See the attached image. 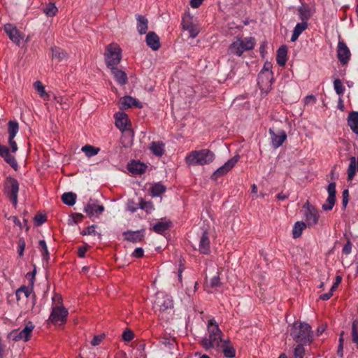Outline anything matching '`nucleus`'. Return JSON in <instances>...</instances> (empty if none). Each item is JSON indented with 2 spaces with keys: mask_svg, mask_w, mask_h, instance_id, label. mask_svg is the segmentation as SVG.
<instances>
[{
  "mask_svg": "<svg viewBox=\"0 0 358 358\" xmlns=\"http://www.w3.org/2000/svg\"><path fill=\"white\" fill-rule=\"evenodd\" d=\"M122 336L124 341L129 342L134 338V333L132 331L127 329L123 332Z\"/></svg>",
  "mask_w": 358,
  "mask_h": 358,
  "instance_id": "nucleus-50",
  "label": "nucleus"
},
{
  "mask_svg": "<svg viewBox=\"0 0 358 358\" xmlns=\"http://www.w3.org/2000/svg\"><path fill=\"white\" fill-rule=\"evenodd\" d=\"M327 191L329 193V197H333L336 198V183L335 182H331L328 185Z\"/></svg>",
  "mask_w": 358,
  "mask_h": 358,
  "instance_id": "nucleus-51",
  "label": "nucleus"
},
{
  "mask_svg": "<svg viewBox=\"0 0 358 358\" xmlns=\"http://www.w3.org/2000/svg\"><path fill=\"white\" fill-rule=\"evenodd\" d=\"M87 251V248L85 247H80L78 250V255L80 257H84L85 255V252Z\"/></svg>",
  "mask_w": 358,
  "mask_h": 358,
  "instance_id": "nucleus-61",
  "label": "nucleus"
},
{
  "mask_svg": "<svg viewBox=\"0 0 358 358\" xmlns=\"http://www.w3.org/2000/svg\"><path fill=\"white\" fill-rule=\"evenodd\" d=\"M336 198L327 197L326 202L322 205L324 210H330L333 208L335 204Z\"/></svg>",
  "mask_w": 358,
  "mask_h": 358,
  "instance_id": "nucleus-47",
  "label": "nucleus"
},
{
  "mask_svg": "<svg viewBox=\"0 0 358 358\" xmlns=\"http://www.w3.org/2000/svg\"><path fill=\"white\" fill-rule=\"evenodd\" d=\"M303 209L304 210V217L308 226L315 225L318 222L319 213L317 210L310 205L309 202L307 201L303 206Z\"/></svg>",
  "mask_w": 358,
  "mask_h": 358,
  "instance_id": "nucleus-9",
  "label": "nucleus"
},
{
  "mask_svg": "<svg viewBox=\"0 0 358 358\" xmlns=\"http://www.w3.org/2000/svg\"><path fill=\"white\" fill-rule=\"evenodd\" d=\"M146 43L152 50H158L161 47L159 37L153 31H150L146 36Z\"/></svg>",
  "mask_w": 358,
  "mask_h": 358,
  "instance_id": "nucleus-23",
  "label": "nucleus"
},
{
  "mask_svg": "<svg viewBox=\"0 0 358 358\" xmlns=\"http://www.w3.org/2000/svg\"><path fill=\"white\" fill-rule=\"evenodd\" d=\"M150 149L154 155L161 157L164 153V144L161 141H153L150 145Z\"/></svg>",
  "mask_w": 358,
  "mask_h": 358,
  "instance_id": "nucleus-33",
  "label": "nucleus"
},
{
  "mask_svg": "<svg viewBox=\"0 0 358 358\" xmlns=\"http://www.w3.org/2000/svg\"><path fill=\"white\" fill-rule=\"evenodd\" d=\"M109 69L115 80L119 85H124L127 83L128 78L124 71L117 69V66L109 67Z\"/></svg>",
  "mask_w": 358,
  "mask_h": 358,
  "instance_id": "nucleus-25",
  "label": "nucleus"
},
{
  "mask_svg": "<svg viewBox=\"0 0 358 358\" xmlns=\"http://www.w3.org/2000/svg\"><path fill=\"white\" fill-rule=\"evenodd\" d=\"M76 198V194L73 192H66L62 196L63 203L70 206L75 204Z\"/></svg>",
  "mask_w": 358,
  "mask_h": 358,
  "instance_id": "nucleus-38",
  "label": "nucleus"
},
{
  "mask_svg": "<svg viewBox=\"0 0 358 358\" xmlns=\"http://www.w3.org/2000/svg\"><path fill=\"white\" fill-rule=\"evenodd\" d=\"M0 156L3 158L5 162L8 163L12 168L17 169L18 165L14 156H13L8 148L5 145H0Z\"/></svg>",
  "mask_w": 358,
  "mask_h": 358,
  "instance_id": "nucleus-18",
  "label": "nucleus"
},
{
  "mask_svg": "<svg viewBox=\"0 0 358 358\" xmlns=\"http://www.w3.org/2000/svg\"><path fill=\"white\" fill-rule=\"evenodd\" d=\"M352 340L358 348V322L355 320L352 324Z\"/></svg>",
  "mask_w": 358,
  "mask_h": 358,
  "instance_id": "nucleus-43",
  "label": "nucleus"
},
{
  "mask_svg": "<svg viewBox=\"0 0 358 358\" xmlns=\"http://www.w3.org/2000/svg\"><path fill=\"white\" fill-rule=\"evenodd\" d=\"M34 87H35L36 90L38 92L41 97L43 98L44 99H48L49 96L46 93L44 86L42 85V83L40 81L35 82Z\"/></svg>",
  "mask_w": 358,
  "mask_h": 358,
  "instance_id": "nucleus-44",
  "label": "nucleus"
},
{
  "mask_svg": "<svg viewBox=\"0 0 358 358\" xmlns=\"http://www.w3.org/2000/svg\"><path fill=\"white\" fill-rule=\"evenodd\" d=\"M36 274V270H34L31 273H28L26 275V277L27 278H30V282L29 285L30 287H27L25 285L21 286L19 289L16 290L15 295L16 299L17 301H20L22 296H24L25 298H28L33 290V287L34 284V277Z\"/></svg>",
  "mask_w": 358,
  "mask_h": 358,
  "instance_id": "nucleus-10",
  "label": "nucleus"
},
{
  "mask_svg": "<svg viewBox=\"0 0 358 358\" xmlns=\"http://www.w3.org/2000/svg\"><path fill=\"white\" fill-rule=\"evenodd\" d=\"M210 287H218L221 285V282L219 276H214L211 278L210 282Z\"/></svg>",
  "mask_w": 358,
  "mask_h": 358,
  "instance_id": "nucleus-53",
  "label": "nucleus"
},
{
  "mask_svg": "<svg viewBox=\"0 0 358 358\" xmlns=\"http://www.w3.org/2000/svg\"><path fill=\"white\" fill-rule=\"evenodd\" d=\"M352 250V243L350 241H348L345 245L343 248V253L345 255H349L351 252Z\"/></svg>",
  "mask_w": 358,
  "mask_h": 358,
  "instance_id": "nucleus-55",
  "label": "nucleus"
},
{
  "mask_svg": "<svg viewBox=\"0 0 358 358\" xmlns=\"http://www.w3.org/2000/svg\"><path fill=\"white\" fill-rule=\"evenodd\" d=\"M272 64L271 62H265L263 69L261 70L259 76H258V84H260V81L262 80L263 77L265 76L267 77L268 80L270 77L272 76L273 72L271 71Z\"/></svg>",
  "mask_w": 358,
  "mask_h": 358,
  "instance_id": "nucleus-35",
  "label": "nucleus"
},
{
  "mask_svg": "<svg viewBox=\"0 0 358 358\" xmlns=\"http://www.w3.org/2000/svg\"><path fill=\"white\" fill-rule=\"evenodd\" d=\"M147 166L139 162L134 161L129 164V170L134 174H141L145 171Z\"/></svg>",
  "mask_w": 358,
  "mask_h": 358,
  "instance_id": "nucleus-31",
  "label": "nucleus"
},
{
  "mask_svg": "<svg viewBox=\"0 0 358 358\" xmlns=\"http://www.w3.org/2000/svg\"><path fill=\"white\" fill-rule=\"evenodd\" d=\"M52 57L58 59L59 61H62L66 59L67 57L66 52L57 47L52 48Z\"/></svg>",
  "mask_w": 358,
  "mask_h": 358,
  "instance_id": "nucleus-42",
  "label": "nucleus"
},
{
  "mask_svg": "<svg viewBox=\"0 0 358 358\" xmlns=\"http://www.w3.org/2000/svg\"><path fill=\"white\" fill-rule=\"evenodd\" d=\"M287 48L285 45L280 46L277 50L276 62L280 66H284L287 62Z\"/></svg>",
  "mask_w": 358,
  "mask_h": 358,
  "instance_id": "nucleus-29",
  "label": "nucleus"
},
{
  "mask_svg": "<svg viewBox=\"0 0 358 358\" xmlns=\"http://www.w3.org/2000/svg\"><path fill=\"white\" fill-rule=\"evenodd\" d=\"M256 43L254 37H245L241 38L237 37L228 48L227 53L229 55L241 57L245 51H249L255 48Z\"/></svg>",
  "mask_w": 358,
  "mask_h": 358,
  "instance_id": "nucleus-4",
  "label": "nucleus"
},
{
  "mask_svg": "<svg viewBox=\"0 0 358 358\" xmlns=\"http://www.w3.org/2000/svg\"><path fill=\"white\" fill-rule=\"evenodd\" d=\"M144 251L142 248H137L132 253V256L136 258H141L143 256Z\"/></svg>",
  "mask_w": 358,
  "mask_h": 358,
  "instance_id": "nucleus-54",
  "label": "nucleus"
},
{
  "mask_svg": "<svg viewBox=\"0 0 358 358\" xmlns=\"http://www.w3.org/2000/svg\"><path fill=\"white\" fill-rule=\"evenodd\" d=\"M348 194L349 193L348 189H345L343 192V204L344 206H345L348 203Z\"/></svg>",
  "mask_w": 358,
  "mask_h": 358,
  "instance_id": "nucleus-60",
  "label": "nucleus"
},
{
  "mask_svg": "<svg viewBox=\"0 0 358 358\" xmlns=\"http://www.w3.org/2000/svg\"><path fill=\"white\" fill-rule=\"evenodd\" d=\"M166 191V187L161 182L152 185L150 192L152 196H159Z\"/></svg>",
  "mask_w": 358,
  "mask_h": 358,
  "instance_id": "nucleus-37",
  "label": "nucleus"
},
{
  "mask_svg": "<svg viewBox=\"0 0 358 358\" xmlns=\"http://www.w3.org/2000/svg\"><path fill=\"white\" fill-rule=\"evenodd\" d=\"M43 10L44 13L47 16H48V17H53V16H55L57 14V11H58V9H57V6L53 3H48L43 8Z\"/></svg>",
  "mask_w": 358,
  "mask_h": 358,
  "instance_id": "nucleus-41",
  "label": "nucleus"
},
{
  "mask_svg": "<svg viewBox=\"0 0 358 358\" xmlns=\"http://www.w3.org/2000/svg\"><path fill=\"white\" fill-rule=\"evenodd\" d=\"M303 344L298 345L294 349L295 358H303L305 354V349L303 346Z\"/></svg>",
  "mask_w": 358,
  "mask_h": 358,
  "instance_id": "nucleus-48",
  "label": "nucleus"
},
{
  "mask_svg": "<svg viewBox=\"0 0 358 358\" xmlns=\"http://www.w3.org/2000/svg\"><path fill=\"white\" fill-rule=\"evenodd\" d=\"M272 145L274 148H278L282 145L287 138V134L285 131H281L279 134H275L272 129H269Z\"/></svg>",
  "mask_w": 358,
  "mask_h": 358,
  "instance_id": "nucleus-20",
  "label": "nucleus"
},
{
  "mask_svg": "<svg viewBox=\"0 0 358 358\" xmlns=\"http://www.w3.org/2000/svg\"><path fill=\"white\" fill-rule=\"evenodd\" d=\"M136 20L138 22L137 29L140 34H144L146 33L148 29V21L145 17L141 15H136Z\"/></svg>",
  "mask_w": 358,
  "mask_h": 358,
  "instance_id": "nucleus-34",
  "label": "nucleus"
},
{
  "mask_svg": "<svg viewBox=\"0 0 358 358\" xmlns=\"http://www.w3.org/2000/svg\"><path fill=\"white\" fill-rule=\"evenodd\" d=\"M104 210V207L102 205H96L94 203H87L84 208L90 218L98 217Z\"/></svg>",
  "mask_w": 358,
  "mask_h": 358,
  "instance_id": "nucleus-17",
  "label": "nucleus"
},
{
  "mask_svg": "<svg viewBox=\"0 0 358 358\" xmlns=\"http://www.w3.org/2000/svg\"><path fill=\"white\" fill-rule=\"evenodd\" d=\"M68 310L64 306H55L52 308L49 320L54 324L64 323L66 320Z\"/></svg>",
  "mask_w": 358,
  "mask_h": 358,
  "instance_id": "nucleus-13",
  "label": "nucleus"
},
{
  "mask_svg": "<svg viewBox=\"0 0 358 358\" xmlns=\"http://www.w3.org/2000/svg\"><path fill=\"white\" fill-rule=\"evenodd\" d=\"M215 154L208 149L194 150L185 157V162L188 166L206 165L213 162Z\"/></svg>",
  "mask_w": 358,
  "mask_h": 358,
  "instance_id": "nucleus-3",
  "label": "nucleus"
},
{
  "mask_svg": "<svg viewBox=\"0 0 358 358\" xmlns=\"http://www.w3.org/2000/svg\"><path fill=\"white\" fill-rule=\"evenodd\" d=\"M173 307L171 297L163 292H158L154 301L153 308L155 312H165L171 310Z\"/></svg>",
  "mask_w": 358,
  "mask_h": 358,
  "instance_id": "nucleus-7",
  "label": "nucleus"
},
{
  "mask_svg": "<svg viewBox=\"0 0 358 358\" xmlns=\"http://www.w3.org/2000/svg\"><path fill=\"white\" fill-rule=\"evenodd\" d=\"M315 9L308 4H302L298 8L299 18L301 21L307 22L315 13Z\"/></svg>",
  "mask_w": 358,
  "mask_h": 358,
  "instance_id": "nucleus-19",
  "label": "nucleus"
},
{
  "mask_svg": "<svg viewBox=\"0 0 358 358\" xmlns=\"http://www.w3.org/2000/svg\"><path fill=\"white\" fill-rule=\"evenodd\" d=\"M203 0H190V6L192 8H196L203 3Z\"/></svg>",
  "mask_w": 358,
  "mask_h": 358,
  "instance_id": "nucleus-58",
  "label": "nucleus"
},
{
  "mask_svg": "<svg viewBox=\"0 0 358 358\" xmlns=\"http://www.w3.org/2000/svg\"><path fill=\"white\" fill-rule=\"evenodd\" d=\"M334 87L337 94L343 95L345 92V87L340 79H336L334 81Z\"/></svg>",
  "mask_w": 358,
  "mask_h": 358,
  "instance_id": "nucleus-45",
  "label": "nucleus"
},
{
  "mask_svg": "<svg viewBox=\"0 0 358 358\" xmlns=\"http://www.w3.org/2000/svg\"><path fill=\"white\" fill-rule=\"evenodd\" d=\"M308 28V22L301 21V23H297L293 30L291 37V41H296L301 34Z\"/></svg>",
  "mask_w": 358,
  "mask_h": 358,
  "instance_id": "nucleus-30",
  "label": "nucleus"
},
{
  "mask_svg": "<svg viewBox=\"0 0 358 358\" xmlns=\"http://www.w3.org/2000/svg\"><path fill=\"white\" fill-rule=\"evenodd\" d=\"M332 295L333 294H331V292H329L328 293L320 295V299L323 301H327L329 300L332 296Z\"/></svg>",
  "mask_w": 358,
  "mask_h": 358,
  "instance_id": "nucleus-62",
  "label": "nucleus"
},
{
  "mask_svg": "<svg viewBox=\"0 0 358 358\" xmlns=\"http://www.w3.org/2000/svg\"><path fill=\"white\" fill-rule=\"evenodd\" d=\"M123 236L124 237V239L133 242V243H138L141 242L144 236H145V231L144 230H140V231H128L123 233Z\"/></svg>",
  "mask_w": 358,
  "mask_h": 358,
  "instance_id": "nucleus-22",
  "label": "nucleus"
},
{
  "mask_svg": "<svg viewBox=\"0 0 358 358\" xmlns=\"http://www.w3.org/2000/svg\"><path fill=\"white\" fill-rule=\"evenodd\" d=\"M34 329V325L31 322H28L25 325L24 328L19 331H13L11 333V336H13V340L15 341H27L31 337L33 329Z\"/></svg>",
  "mask_w": 358,
  "mask_h": 358,
  "instance_id": "nucleus-11",
  "label": "nucleus"
},
{
  "mask_svg": "<svg viewBox=\"0 0 358 358\" xmlns=\"http://www.w3.org/2000/svg\"><path fill=\"white\" fill-rule=\"evenodd\" d=\"M103 340L102 336H95L91 341V344L94 346L98 345Z\"/></svg>",
  "mask_w": 358,
  "mask_h": 358,
  "instance_id": "nucleus-56",
  "label": "nucleus"
},
{
  "mask_svg": "<svg viewBox=\"0 0 358 358\" xmlns=\"http://www.w3.org/2000/svg\"><path fill=\"white\" fill-rule=\"evenodd\" d=\"M171 226V222H159L153 226V230L157 234H163Z\"/></svg>",
  "mask_w": 358,
  "mask_h": 358,
  "instance_id": "nucleus-39",
  "label": "nucleus"
},
{
  "mask_svg": "<svg viewBox=\"0 0 358 358\" xmlns=\"http://www.w3.org/2000/svg\"><path fill=\"white\" fill-rule=\"evenodd\" d=\"M239 155H235L230 159H229L224 165L218 168L212 175L211 178L213 180H216L217 178L227 174L238 162Z\"/></svg>",
  "mask_w": 358,
  "mask_h": 358,
  "instance_id": "nucleus-12",
  "label": "nucleus"
},
{
  "mask_svg": "<svg viewBox=\"0 0 358 358\" xmlns=\"http://www.w3.org/2000/svg\"><path fill=\"white\" fill-rule=\"evenodd\" d=\"M207 330L208 336L202 339V346L207 350L214 348L220 349V346H221L224 340L222 338V332L214 319H210L208 321Z\"/></svg>",
  "mask_w": 358,
  "mask_h": 358,
  "instance_id": "nucleus-1",
  "label": "nucleus"
},
{
  "mask_svg": "<svg viewBox=\"0 0 358 358\" xmlns=\"http://www.w3.org/2000/svg\"><path fill=\"white\" fill-rule=\"evenodd\" d=\"M138 101L131 96H127L122 98L120 101V107L121 109H127L131 106H137Z\"/></svg>",
  "mask_w": 358,
  "mask_h": 358,
  "instance_id": "nucleus-32",
  "label": "nucleus"
},
{
  "mask_svg": "<svg viewBox=\"0 0 358 358\" xmlns=\"http://www.w3.org/2000/svg\"><path fill=\"white\" fill-rule=\"evenodd\" d=\"M199 251L201 254L208 255L210 252V241L208 234L203 231L199 239Z\"/></svg>",
  "mask_w": 358,
  "mask_h": 358,
  "instance_id": "nucleus-21",
  "label": "nucleus"
},
{
  "mask_svg": "<svg viewBox=\"0 0 358 358\" xmlns=\"http://www.w3.org/2000/svg\"><path fill=\"white\" fill-rule=\"evenodd\" d=\"M34 220L38 225H41L45 222V217L43 215H38L35 216Z\"/></svg>",
  "mask_w": 358,
  "mask_h": 358,
  "instance_id": "nucleus-57",
  "label": "nucleus"
},
{
  "mask_svg": "<svg viewBox=\"0 0 358 358\" xmlns=\"http://www.w3.org/2000/svg\"><path fill=\"white\" fill-rule=\"evenodd\" d=\"M290 335L296 343L307 345L312 343L313 332L311 327L301 322H295L291 329Z\"/></svg>",
  "mask_w": 358,
  "mask_h": 358,
  "instance_id": "nucleus-2",
  "label": "nucleus"
},
{
  "mask_svg": "<svg viewBox=\"0 0 358 358\" xmlns=\"http://www.w3.org/2000/svg\"><path fill=\"white\" fill-rule=\"evenodd\" d=\"M356 170L358 171V157L357 158L355 157H351L350 158V164L347 170L348 181L353 180L356 174Z\"/></svg>",
  "mask_w": 358,
  "mask_h": 358,
  "instance_id": "nucleus-27",
  "label": "nucleus"
},
{
  "mask_svg": "<svg viewBox=\"0 0 358 358\" xmlns=\"http://www.w3.org/2000/svg\"><path fill=\"white\" fill-rule=\"evenodd\" d=\"M181 24L182 29L187 31L193 38H196L200 31L199 27L192 22V18L189 15L182 17Z\"/></svg>",
  "mask_w": 358,
  "mask_h": 358,
  "instance_id": "nucleus-14",
  "label": "nucleus"
},
{
  "mask_svg": "<svg viewBox=\"0 0 358 358\" xmlns=\"http://www.w3.org/2000/svg\"><path fill=\"white\" fill-rule=\"evenodd\" d=\"M343 345H342V344H338L337 354L339 356V357H341V358H342L343 357Z\"/></svg>",
  "mask_w": 358,
  "mask_h": 358,
  "instance_id": "nucleus-64",
  "label": "nucleus"
},
{
  "mask_svg": "<svg viewBox=\"0 0 358 358\" xmlns=\"http://www.w3.org/2000/svg\"><path fill=\"white\" fill-rule=\"evenodd\" d=\"M217 350L222 351L227 358H234L236 356V350L229 339L224 340Z\"/></svg>",
  "mask_w": 358,
  "mask_h": 358,
  "instance_id": "nucleus-24",
  "label": "nucleus"
},
{
  "mask_svg": "<svg viewBox=\"0 0 358 358\" xmlns=\"http://www.w3.org/2000/svg\"><path fill=\"white\" fill-rule=\"evenodd\" d=\"M104 58L108 68L117 66L122 59V50L116 43H110L106 48Z\"/></svg>",
  "mask_w": 358,
  "mask_h": 358,
  "instance_id": "nucleus-5",
  "label": "nucleus"
},
{
  "mask_svg": "<svg viewBox=\"0 0 358 358\" xmlns=\"http://www.w3.org/2000/svg\"><path fill=\"white\" fill-rule=\"evenodd\" d=\"M306 224L303 222H296L292 229V235L294 238H299L302 231L306 229Z\"/></svg>",
  "mask_w": 358,
  "mask_h": 358,
  "instance_id": "nucleus-36",
  "label": "nucleus"
},
{
  "mask_svg": "<svg viewBox=\"0 0 358 358\" xmlns=\"http://www.w3.org/2000/svg\"><path fill=\"white\" fill-rule=\"evenodd\" d=\"M38 246L43 258L48 259L49 258V252L45 241L44 240L39 241Z\"/></svg>",
  "mask_w": 358,
  "mask_h": 358,
  "instance_id": "nucleus-46",
  "label": "nucleus"
},
{
  "mask_svg": "<svg viewBox=\"0 0 358 358\" xmlns=\"http://www.w3.org/2000/svg\"><path fill=\"white\" fill-rule=\"evenodd\" d=\"M73 219L75 220V222H80L83 218V215L81 213H76L73 215Z\"/></svg>",
  "mask_w": 358,
  "mask_h": 358,
  "instance_id": "nucleus-63",
  "label": "nucleus"
},
{
  "mask_svg": "<svg viewBox=\"0 0 358 358\" xmlns=\"http://www.w3.org/2000/svg\"><path fill=\"white\" fill-rule=\"evenodd\" d=\"M348 124L353 133L358 135V112L352 111L348 116Z\"/></svg>",
  "mask_w": 358,
  "mask_h": 358,
  "instance_id": "nucleus-28",
  "label": "nucleus"
},
{
  "mask_svg": "<svg viewBox=\"0 0 358 358\" xmlns=\"http://www.w3.org/2000/svg\"><path fill=\"white\" fill-rule=\"evenodd\" d=\"M350 51L343 41H339L338 43L337 57L342 64L348 63L350 58Z\"/></svg>",
  "mask_w": 358,
  "mask_h": 358,
  "instance_id": "nucleus-15",
  "label": "nucleus"
},
{
  "mask_svg": "<svg viewBox=\"0 0 358 358\" xmlns=\"http://www.w3.org/2000/svg\"><path fill=\"white\" fill-rule=\"evenodd\" d=\"M95 228H96L95 225H91V226L88 227L86 229L83 230L81 232V234L83 236H86V235H94V236L99 235V236H100V234L96 231Z\"/></svg>",
  "mask_w": 358,
  "mask_h": 358,
  "instance_id": "nucleus-49",
  "label": "nucleus"
},
{
  "mask_svg": "<svg viewBox=\"0 0 358 358\" xmlns=\"http://www.w3.org/2000/svg\"><path fill=\"white\" fill-rule=\"evenodd\" d=\"M19 191V183L15 178L12 177L6 178L4 182L3 192L16 206L17 203V193Z\"/></svg>",
  "mask_w": 358,
  "mask_h": 358,
  "instance_id": "nucleus-6",
  "label": "nucleus"
},
{
  "mask_svg": "<svg viewBox=\"0 0 358 358\" xmlns=\"http://www.w3.org/2000/svg\"><path fill=\"white\" fill-rule=\"evenodd\" d=\"M115 125L120 130H125L127 129L129 124L128 115L123 112H118L115 114Z\"/></svg>",
  "mask_w": 358,
  "mask_h": 358,
  "instance_id": "nucleus-26",
  "label": "nucleus"
},
{
  "mask_svg": "<svg viewBox=\"0 0 358 358\" xmlns=\"http://www.w3.org/2000/svg\"><path fill=\"white\" fill-rule=\"evenodd\" d=\"M25 248V241L23 238H20L17 243V252L20 257L23 255V252Z\"/></svg>",
  "mask_w": 358,
  "mask_h": 358,
  "instance_id": "nucleus-52",
  "label": "nucleus"
},
{
  "mask_svg": "<svg viewBox=\"0 0 358 358\" xmlns=\"http://www.w3.org/2000/svg\"><path fill=\"white\" fill-rule=\"evenodd\" d=\"M4 31L13 43L17 45L20 44L22 36L15 26L12 24H6L4 25Z\"/></svg>",
  "mask_w": 358,
  "mask_h": 358,
  "instance_id": "nucleus-16",
  "label": "nucleus"
},
{
  "mask_svg": "<svg viewBox=\"0 0 358 358\" xmlns=\"http://www.w3.org/2000/svg\"><path fill=\"white\" fill-rule=\"evenodd\" d=\"M65 100H66V99H64L63 97H59L58 99H57V102L59 103L61 105H62V108L63 109H68L69 108V105L66 103Z\"/></svg>",
  "mask_w": 358,
  "mask_h": 358,
  "instance_id": "nucleus-59",
  "label": "nucleus"
},
{
  "mask_svg": "<svg viewBox=\"0 0 358 358\" xmlns=\"http://www.w3.org/2000/svg\"><path fill=\"white\" fill-rule=\"evenodd\" d=\"M19 131V124L17 121L10 120L8 122V143L10 147L11 152L15 153L17 151L18 147L17 145L14 140L16 134Z\"/></svg>",
  "mask_w": 358,
  "mask_h": 358,
  "instance_id": "nucleus-8",
  "label": "nucleus"
},
{
  "mask_svg": "<svg viewBox=\"0 0 358 358\" xmlns=\"http://www.w3.org/2000/svg\"><path fill=\"white\" fill-rule=\"evenodd\" d=\"M81 150L83 152H85V155L88 157H91L92 156L97 155L100 151L99 148H96L90 145H85L82 148Z\"/></svg>",
  "mask_w": 358,
  "mask_h": 358,
  "instance_id": "nucleus-40",
  "label": "nucleus"
}]
</instances>
